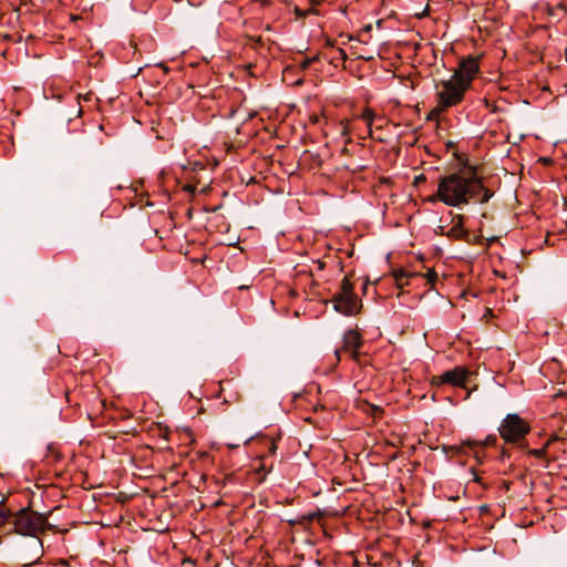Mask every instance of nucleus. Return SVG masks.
<instances>
[{
    "label": "nucleus",
    "instance_id": "f257e3e1",
    "mask_svg": "<svg viewBox=\"0 0 567 567\" xmlns=\"http://www.w3.org/2000/svg\"><path fill=\"white\" fill-rule=\"evenodd\" d=\"M493 193L486 189L474 167H466L440 178L437 192L431 200H440L447 206L458 207L475 200L484 204Z\"/></svg>",
    "mask_w": 567,
    "mask_h": 567
},
{
    "label": "nucleus",
    "instance_id": "f03ea898",
    "mask_svg": "<svg viewBox=\"0 0 567 567\" xmlns=\"http://www.w3.org/2000/svg\"><path fill=\"white\" fill-rule=\"evenodd\" d=\"M48 525L49 523L44 515L28 508H22L18 513L11 515L10 526H12L13 532L34 538L33 545L35 554L32 561L39 559L42 553V540L40 539L39 534L43 533Z\"/></svg>",
    "mask_w": 567,
    "mask_h": 567
},
{
    "label": "nucleus",
    "instance_id": "7ed1b4c3",
    "mask_svg": "<svg viewBox=\"0 0 567 567\" xmlns=\"http://www.w3.org/2000/svg\"><path fill=\"white\" fill-rule=\"evenodd\" d=\"M467 90L453 76L440 80L435 83L436 102L441 103V109H451L463 102Z\"/></svg>",
    "mask_w": 567,
    "mask_h": 567
},
{
    "label": "nucleus",
    "instance_id": "20e7f679",
    "mask_svg": "<svg viewBox=\"0 0 567 567\" xmlns=\"http://www.w3.org/2000/svg\"><path fill=\"white\" fill-rule=\"evenodd\" d=\"M529 431V424L516 413L507 414L498 427L501 437L507 443H519Z\"/></svg>",
    "mask_w": 567,
    "mask_h": 567
},
{
    "label": "nucleus",
    "instance_id": "39448f33",
    "mask_svg": "<svg viewBox=\"0 0 567 567\" xmlns=\"http://www.w3.org/2000/svg\"><path fill=\"white\" fill-rule=\"evenodd\" d=\"M478 72V59L474 55H467L460 60L458 66L455 69L452 76L470 89Z\"/></svg>",
    "mask_w": 567,
    "mask_h": 567
},
{
    "label": "nucleus",
    "instance_id": "423d86ee",
    "mask_svg": "<svg viewBox=\"0 0 567 567\" xmlns=\"http://www.w3.org/2000/svg\"><path fill=\"white\" fill-rule=\"evenodd\" d=\"M468 378V371L464 367H455L445 371L441 375L432 378V384L440 386L442 384H451L453 386H465Z\"/></svg>",
    "mask_w": 567,
    "mask_h": 567
},
{
    "label": "nucleus",
    "instance_id": "0eeeda50",
    "mask_svg": "<svg viewBox=\"0 0 567 567\" xmlns=\"http://www.w3.org/2000/svg\"><path fill=\"white\" fill-rule=\"evenodd\" d=\"M362 344L361 334L355 330H348L343 334V347L341 351L349 352L352 358L358 354V350ZM340 350L336 351L339 357Z\"/></svg>",
    "mask_w": 567,
    "mask_h": 567
},
{
    "label": "nucleus",
    "instance_id": "6e6552de",
    "mask_svg": "<svg viewBox=\"0 0 567 567\" xmlns=\"http://www.w3.org/2000/svg\"><path fill=\"white\" fill-rule=\"evenodd\" d=\"M360 307L361 301L358 299L354 292L348 296L347 299L338 301L336 305H333V308L337 312L348 317L357 315Z\"/></svg>",
    "mask_w": 567,
    "mask_h": 567
},
{
    "label": "nucleus",
    "instance_id": "1a4fd4ad",
    "mask_svg": "<svg viewBox=\"0 0 567 567\" xmlns=\"http://www.w3.org/2000/svg\"><path fill=\"white\" fill-rule=\"evenodd\" d=\"M352 293L353 285L347 277H344L340 284V290L332 297L331 301L336 305L338 301L347 299V297Z\"/></svg>",
    "mask_w": 567,
    "mask_h": 567
},
{
    "label": "nucleus",
    "instance_id": "9d476101",
    "mask_svg": "<svg viewBox=\"0 0 567 567\" xmlns=\"http://www.w3.org/2000/svg\"><path fill=\"white\" fill-rule=\"evenodd\" d=\"M463 216H457V221L449 230V236L456 239H463L467 236V231L463 226Z\"/></svg>",
    "mask_w": 567,
    "mask_h": 567
},
{
    "label": "nucleus",
    "instance_id": "9b49d317",
    "mask_svg": "<svg viewBox=\"0 0 567 567\" xmlns=\"http://www.w3.org/2000/svg\"><path fill=\"white\" fill-rule=\"evenodd\" d=\"M374 117H375L374 112L369 107H365L360 115V118L367 123L369 135L372 134V124H373Z\"/></svg>",
    "mask_w": 567,
    "mask_h": 567
},
{
    "label": "nucleus",
    "instance_id": "f8f14e48",
    "mask_svg": "<svg viewBox=\"0 0 567 567\" xmlns=\"http://www.w3.org/2000/svg\"><path fill=\"white\" fill-rule=\"evenodd\" d=\"M393 276L396 285L402 287L403 285L408 284V279L412 276V274H409L404 269H398L393 272Z\"/></svg>",
    "mask_w": 567,
    "mask_h": 567
},
{
    "label": "nucleus",
    "instance_id": "ddd939ff",
    "mask_svg": "<svg viewBox=\"0 0 567 567\" xmlns=\"http://www.w3.org/2000/svg\"><path fill=\"white\" fill-rule=\"evenodd\" d=\"M260 443L266 449L267 454L274 455L277 451V443L274 439L264 437L260 440Z\"/></svg>",
    "mask_w": 567,
    "mask_h": 567
},
{
    "label": "nucleus",
    "instance_id": "4468645a",
    "mask_svg": "<svg viewBox=\"0 0 567 567\" xmlns=\"http://www.w3.org/2000/svg\"><path fill=\"white\" fill-rule=\"evenodd\" d=\"M554 440H557V437H551L547 441L546 445L542 449H533V450H529L528 451V454L529 455H533L537 458H544L546 456V450H547V446L554 441Z\"/></svg>",
    "mask_w": 567,
    "mask_h": 567
},
{
    "label": "nucleus",
    "instance_id": "2eb2a0df",
    "mask_svg": "<svg viewBox=\"0 0 567 567\" xmlns=\"http://www.w3.org/2000/svg\"><path fill=\"white\" fill-rule=\"evenodd\" d=\"M449 109H441V103L440 102H436V105L435 107H433L429 114H427V120L429 121H436L439 120L440 115L444 112H446Z\"/></svg>",
    "mask_w": 567,
    "mask_h": 567
},
{
    "label": "nucleus",
    "instance_id": "dca6fc26",
    "mask_svg": "<svg viewBox=\"0 0 567 567\" xmlns=\"http://www.w3.org/2000/svg\"><path fill=\"white\" fill-rule=\"evenodd\" d=\"M12 513L6 511L3 507H0V527L10 525V518Z\"/></svg>",
    "mask_w": 567,
    "mask_h": 567
},
{
    "label": "nucleus",
    "instance_id": "f3484780",
    "mask_svg": "<svg viewBox=\"0 0 567 567\" xmlns=\"http://www.w3.org/2000/svg\"><path fill=\"white\" fill-rule=\"evenodd\" d=\"M317 61H319V54H317L312 58H307V59L302 60L300 62V68L302 70H307L313 62H317Z\"/></svg>",
    "mask_w": 567,
    "mask_h": 567
},
{
    "label": "nucleus",
    "instance_id": "a211bd4d",
    "mask_svg": "<svg viewBox=\"0 0 567 567\" xmlns=\"http://www.w3.org/2000/svg\"><path fill=\"white\" fill-rule=\"evenodd\" d=\"M341 125H342L341 134L343 136L348 135L349 131H350L348 122H346V123L342 122Z\"/></svg>",
    "mask_w": 567,
    "mask_h": 567
},
{
    "label": "nucleus",
    "instance_id": "6ab92c4d",
    "mask_svg": "<svg viewBox=\"0 0 567 567\" xmlns=\"http://www.w3.org/2000/svg\"><path fill=\"white\" fill-rule=\"evenodd\" d=\"M337 54H339V59L344 61L347 59V53L343 49H338Z\"/></svg>",
    "mask_w": 567,
    "mask_h": 567
},
{
    "label": "nucleus",
    "instance_id": "aec40b11",
    "mask_svg": "<svg viewBox=\"0 0 567 567\" xmlns=\"http://www.w3.org/2000/svg\"><path fill=\"white\" fill-rule=\"evenodd\" d=\"M257 471H258V472H261V471H262V472H265V473H267V472H268V470L266 468V464H265L264 462L260 464V466L257 468Z\"/></svg>",
    "mask_w": 567,
    "mask_h": 567
},
{
    "label": "nucleus",
    "instance_id": "412c9836",
    "mask_svg": "<svg viewBox=\"0 0 567 567\" xmlns=\"http://www.w3.org/2000/svg\"><path fill=\"white\" fill-rule=\"evenodd\" d=\"M496 441H497L496 436H488L487 437V443H495Z\"/></svg>",
    "mask_w": 567,
    "mask_h": 567
},
{
    "label": "nucleus",
    "instance_id": "4be33fe9",
    "mask_svg": "<svg viewBox=\"0 0 567 567\" xmlns=\"http://www.w3.org/2000/svg\"><path fill=\"white\" fill-rule=\"evenodd\" d=\"M506 456H508L507 453L505 451H503L502 458L504 460Z\"/></svg>",
    "mask_w": 567,
    "mask_h": 567
},
{
    "label": "nucleus",
    "instance_id": "5701e85b",
    "mask_svg": "<svg viewBox=\"0 0 567 567\" xmlns=\"http://www.w3.org/2000/svg\"><path fill=\"white\" fill-rule=\"evenodd\" d=\"M319 268H320V269H321V268H323V262H320V261H319Z\"/></svg>",
    "mask_w": 567,
    "mask_h": 567
}]
</instances>
